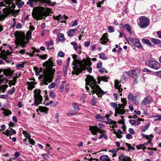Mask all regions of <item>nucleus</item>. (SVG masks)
<instances>
[{
    "label": "nucleus",
    "mask_w": 161,
    "mask_h": 161,
    "mask_svg": "<svg viewBox=\"0 0 161 161\" xmlns=\"http://www.w3.org/2000/svg\"><path fill=\"white\" fill-rule=\"evenodd\" d=\"M54 85H55L54 83L53 82H52L48 86V88L50 89L53 88V87H54Z\"/></svg>",
    "instance_id": "60"
},
{
    "label": "nucleus",
    "mask_w": 161,
    "mask_h": 161,
    "mask_svg": "<svg viewBox=\"0 0 161 161\" xmlns=\"http://www.w3.org/2000/svg\"><path fill=\"white\" fill-rule=\"evenodd\" d=\"M135 104H137L138 103V102L136 100V97H134L131 99V100Z\"/></svg>",
    "instance_id": "55"
},
{
    "label": "nucleus",
    "mask_w": 161,
    "mask_h": 161,
    "mask_svg": "<svg viewBox=\"0 0 161 161\" xmlns=\"http://www.w3.org/2000/svg\"><path fill=\"white\" fill-rule=\"evenodd\" d=\"M129 132L132 134H135V132L133 130V129L132 128H130L129 129Z\"/></svg>",
    "instance_id": "63"
},
{
    "label": "nucleus",
    "mask_w": 161,
    "mask_h": 161,
    "mask_svg": "<svg viewBox=\"0 0 161 161\" xmlns=\"http://www.w3.org/2000/svg\"><path fill=\"white\" fill-rule=\"evenodd\" d=\"M148 65L151 68L158 69L160 68V64L154 60H150L148 61Z\"/></svg>",
    "instance_id": "11"
},
{
    "label": "nucleus",
    "mask_w": 161,
    "mask_h": 161,
    "mask_svg": "<svg viewBox=\"0 0 161 161\" xmlns=\"http://www.w3.org/2000/svg\"><path fill=\"white\" fill-rule=\"evenodd\" d=\"M85 81L86 82V85L89 86L92 90L91 91L93 94L97 93V95L98 94H104L105 92H104L99 86L97 84V82L92 76L88 75L85 79Z\"/></svg>",
    "instance_id": "4"
},
{
    "label": "nucleus",
    "mask_w": 161,
    "mask_h": 161,
    "mask_svg": "<svg viewBox=\"0 0 161 161\" xmlns=\"http://www.w3.org/2000/svg\"><path fill=\"white\" fill-rule=\"evenodd\" d=\"M126 145L129 149L135 150V148L133 146H132L131 144L128 143H126Z\"/></svg>",
    "instance_id": "47"
},
{
    "label": "nucleus",
    "mask_w": 161,
    "mask_h": 161,
    "mask_svg": "<svg viewBox=\"0 0 161 161\" xmlns=\"http://www.w3.org/2000/svg\"><path fill=\"white\" fill-rule=\"evenodd\" d=\"M34 102L32 105L37 106L42 101V97L40 94L41 91L40 90L36 89L34 91Z\"/></svg>",
    "instance_id": "7"
},
{
    "label": "nucleus",
    "mask_w": 161,
    "mask_h": 161,
    "mask_svg": "<svg viewBox=\"0 0 161 161\" xmlns=\"http://www.w3.org/2000/svg\"><path fill=\"white\" fill-rule=\"evenodd\" d=\"M153 137V136L152 135H148L146 138L147 139L149 140L148 141V143L149 144L150 146H153V144L151 142V141L152 140Z\"/></svg>",
    "instance_id": "26"
},
{
    "label": "nucleus",
    "mask_w": 161,
    "mask_h": 161,
    "mask_svg": "<svg viewBox=\"0 0 161 161\" xmlns=\"http://www.w3.org/2000/svg\"><path fill=\"white\" fill-rule=\"evenodd\" d=\"M154 44H159L161 43L160 41L158 39L153 38L151 41Z\"/></svg>",
    "instance_id": "34"
},
{
    "label": "nucleus",
    "mask_w": 161,
    "mask_h": 161,
    "mask_svg": "<svg viewBox=\"0 0 161 161\" xmlns=\"http://www.w3.org/2000/svg\"><path fill=\"white\" fill-rule=\"evenodd\" d=\"M73 66V68L74 70L76 72L85 70L86 69V65H91L92 63L90 60H87L85 59H83L82 61H79L78 60H74L72 63Z\"/></svg>",
    "instance_id": "5"
},
{
    "label": "nucleus",
    "mask_w": 161,
    "mask_h": 161,
    "mask_svg": "<svg viewBox=\"0 0 161 161\" xmlns=\"http://www.w3.org/2000/svg\"><path fill=\"white\" fill-rule=\"evenodd\" d=\"M16 132L12 128H9L4 133V134L6 135L7 136H9L12 135L13 134H15Z\"/></svg>",
    "instance_id": "16"
},
{
    "label": "nucleus",
    "mask_w": 161,
    "mask_h": 161,
    "mask_svg": "<svg viewBox=\"0 0 161 161\" xmlns=\"http://www.w3.org/2000/svg\"><path fill=\"white\" fill-rule=\"evenodd\" d=\"M27 84L28 85L27 89L28 90H32L33 88L35 87L34 83L33 82H27Z\"/></svg>",
    "instance_id": "25"
},
{
    "label": "nucleus",
    "mask_w": 161,
    "mask_h": 161,
    "mask_svg": "<svg viewBox=\"0 0 161 161\" xmlns=\"http://www.w3.org/2000/svg\"><path fill=\"white\" fill-rule=\"evenodd\" d=\"M72 106L74 108H75V110L77 111H78L80 110V108L77 106V103H73V104Z\"/></svg>",
    "instance_id": "44"
},
{
    "label": "nucleus",
    "mask_w": 161,
    "mask_h": 161,
    "mask_svg": "<svg viewBox=\"0 0 161 161\" xmlns=\"http://www.w3.org/2000/svg\"><path fill=\"white\" fill-rule=\"evenodd\" d=\"M121 101L123 103L122 104H123V107L122 108H121L123 109L124 107V106H125L126 103H127V101L125 100L124 99H121Z\"/></svg>",
    "instance_id": "51"
},
{
    "label": "nucleus",
    "mask_w": 161,
    "mask_h": 161,
    "mask_svg": "<svg viewBox=\"0 0 161 161\" xmlns=\"http://www.w3.org/2000/svg\"><path fill=\"white\" fill-rule=\"evenodd\" d=\"M22 133L24 135L25 137L27 138L28 140L31 138V136L30 134L27 133L26 131L24 130L22 132Z\"/></svg>",
    "instance_id": "35"
},
{
    "label": "nucleus",
    "mask_w": 161,
    "mask_h": 161,
    "mask_svg": "<svg viewBox=\"0 0 161 161\" xmlns=\"http://www.w3.org/2000/svg\"><path fill=\"white\" fill-rule=\"evenodd\" d=\"M52 149V147H50V145L48 144H47L46 147V149L48 152V153H50V150H51Z\"/></svg>",
    "instance_id": "45"
},
{
    "label": "nucleus",
    "mask_w": 161,
    "mask_h": 161,
    "mask_svg": "<svg viewBox=\"0 0 161 161\" xmlns=\"http://www.w3.org/2000/svg\"><path fill=\"white\" fill-rule=\"evenodd\" d=\"M53 64L52 58H50L42 64L43 66L45 67L43 70L44 75L42 80L45 85H47L49 83L52 82L53 79L55 70L53 68L54 66Z\"/></svg>",
    "instance_id": "1"
},
{
    "label": "nucleus",
    "mask_w": 161,
    "mask_h": 161,
    "mask_svg": "<svg viewBox=\"0 0 161 161\" xmlns=\"http://www.w3.org/2000/svg\"><path fill=\"white\" fill-rule=\"evenodd\" d=\"M28 142H29L32 145H33L35 143L34 141L33 140L31 139V138L28 140Z\"/></svg>",
    "instance_id": "57"
},
{
    "label": "nucleus",
    "mask_w": 161,
    "mask_h": 161,
    "mask_svg": "<svg viewBox=\"0 0 161 161\" xmlns=\"http://www.w3.org/2000/svg\"><path fill=\"white\" fill-rule=\"evenodd\" d=\"M139 21L138 23V25L141 28H144L148 26L150 23V20L145 16H141L139 18Z\"/></svg>",
    "instance_id": "9"
},
{
    "label": "nucleus",
    "mask_w": 161,
    "mask_h": 161,
    "mask_svg": "<svg viewBox=\"0 0 161 161\" xmlns=\"http://www.w3.org/2000/svg\"><path fill=\"white\" fill-rule=\"evenodd\" d=\"M76 112L73 110L69 111L67 113V115L68 116H71L75 114L76 113Z\"/></svg>",
    "instance_id": "41"
},
{
    "label": "nucleus",
    "mask_w": 161,
    "mask_h": 161,
    "mask_svg": "<svg viewBox=\"0 0 161 161\" xmlns=\"http://www.w3.org/2000/svg\"><path fill=\"white\" fill-rule=\"evenodd\" d=\"M152 101V99L149 96L145 97L142 102V104L146 105L150 103Z\"/></svg>",
    "instance_id": "18"
},
{
    "label": "nucleus",
    "mask_w": 161,
    "mask_h": 161,
    "mask_svg": "<svg viewBox=\"0 0 161 161\" xmlns=\"http://www.w3.org/2000/svg\"><path fill=\"white\" fill-rule=\"evenodd\" d=\"M128 43L136 47L139 48L142 47L141 44L140 43V41L137 38H134L132 37L130 38Z\"/></svg>",
    "instance_id": "13"
},
{
    "label": "nucleus",
    "mask_w": 161,
    "mask_h": 161,
    "mask_svg": "<svg viewBox=\"0 0 161 161\" xmlns=\"http://www.w3.org/2000/svg\"><path fill=\"white\" fill-rule=\"evenodd\" d=\"M76 29H72L69 30L68 32V35L69 36H73V33L76 32Z\"/></svg>",
    "instance_id": "28"
},
{
    "label": "nucleus",
    "mask_w": 161,
    "mask_h": 161,
    "mask_svg": "<svg viewBox=\"0 0 161 161\" xmlns=\"http://www.w3.org/2000/svg\"><path fill=\"white\" fill-rule=\"evenodd\" d=\"M32 2H34L33 0H29L27 2V3L28 4V5H29L30 6H31V7H33V3H32Z\"/></svg>",
    "instance_id": "50"
},
{
    "label": "nucleus",
    "mask_w": 161,
    "mask_h": 161,
    "mask_svg": "<svg viewBox=\"0 0 161 161\" xmlns=\"http://www.w3.org/2000/svg\"><path fill=\"white\" fill-rule=\"evenodd\" d=\"M11 73V71L8 69H0V82H5L6 81V77H3V74L6 76L10 75Z\"/></svg>",
    "instance_id": "10"
},
{
    "label": "nucleus",
    "mask_w": 161,
    "mask_h": 161,
    "mask_svg": "<svg viewBox=\"0 0 161 161\" xmlns=\"http://www.w3.org/2000/svg\"><path fill=\"white\" fill-rule=\"evenodd\" d=\"M129 73L132 75V77L134 78H137L138 74H139V71L138 70H134L132 71H129Z\"/></svg>",
    "instance_id": "22"
},
{
    "label": "nucleus",
    "mask_w": 161,
    "mask_h": 161,
    "mask_svg": "<svg viewBox=\"0 0 161 161\" xmlns=\"http://www.w3.org/2000/svg\"><path fill=\"white\" fill-rule=\"evenodd\" d=\"M0 96V98L4 99H7L8 97V95H1Z\"/></svg>",
    "instance_id": "62"
},
{
    "label": "nucleus",
    "mask_w": 161,
    "mask_h": 161,
    "mask_svg": "<svg viewBox=\"0 0 161 161\" xmlns=\"http://www.w3.org/2000/svg\"><path fill=\"white\" fill-rule=\"evenodd\" d=\"M110 105L114 108H119V104L118 105L115 103L112 102L110 103Z\"/></svg>",
    "instance_id": "39"
},
{
    "label": "nucleus",
    "mask_w": 161,
    "mask_h": 161,
    "mask_svg": "<svg viewBox=\"0 0 161 161\" xmlns=\"http://www.w3.org/2000/svg\"><path fill=\"white\" fill-rule=\"evenodd\" d=\"M71 44L73 46V47L75 51H77L78 49V46L75 42H72Z\"/></svg>",
    "instance_id": "42"
},
{
    "label": "nucleus",
    "mask_w": 161,
    "mask_h": 161,
    "mask_svg": "<svg viewBox=\"0 0 161 161\" xmlns=\"http://www.w3.org/2000/svg\"><path fill=\"white\" fill-rule=\"evenodd\" d=\"M45 45L48 49H51L52 48V47H52L53 45V41H51L49 42H45Z\"/></svg>",
    "instance_id": "24"
},
{
    "label": "nucleus",
    "mask_w": 161,
    "mask_h": 161,
    "mask_svg": "<svg viewBox=\"0 0 161 161\" xmlns=\"http://www.w3.org/2000/svg\"><path fill=\"white\" fill-rule=\"evenodd\" d=\"M155 118L154 119V121H157L161 119V115H157L154 116Z\"/></svg>",
    "instance_id": "48"
},
{
    "label": "nucleus",
    "mask_w": 161,
    "mask_h": 161,
    "mask_svg": "<svg viewBox=\"0 0 161 161\" xmlns=\"http://www.w3.org/2000/svg\"><path fill=\"white\" fill-rule=\"evenodd\" d=\"M17 77V76L16 77H13V80L10 81V84L12 85H14L16 82V78Z\"/></svg>",
    "instance_id": "37"
},
{
    "label": "nucleus",
    "mask_w": 161,
    "mask_h": 161,
    "mask_svg": "<svg viewBox=\"0 0 161 161\" xmlns=\"http://www.w3.org/2000/svg\"><path fill=\"white\" fill-rule=\"evenodd\" d=\"M4 1L1 2L0 6L1 7L4 6L5 4L8 5L9 7L5 6L6 8L3 9V14L0 15V20H3L9 14H12L14 15L16 14H18L20 11V10H14L15 5L13 3V0H3Z\"/></svg>",
    "instance_id": "2"
},
{
    "label": "nucleus",
    "mask_w": 161,
    "mask_h": 161,
    "mask_svg": "<svg viewBox=\"0 0 161 161\" xmlns=\"http://www.w3.org/2000/svg\"><path fill=\"white\" fill-rule=\"evenodd\" d=\"M32 15L33 18L35 20H37L38 19H41L43 17L47 16L46 12L44 10V9L42 10H38L32 13Z\"/></svg>",
    "instance_id": "8"
},
{
    "label": "nucleus",
    "mask_w": 161,
    "mask_h": 161,
    "mask_svg": "<svg viewBox=\"0 0 161 161\" xmlns=\"http://www.w3.org/2000/svg\"><path fill=\"white\" fill-rule=\"evenodd\" d=\"M15 88L13 87L12 89L8 91V93L9 94H12L15 92Z\"/></svg>",
    "instance_id": "53"
},
{
    "label": "nucleus",
    "mask_w": 161,
    "mask_h": 161,
    "mask_svg": "<svg viewBox=\"0 0 161 161\" xmlns=\"http://www.w3.org/2000/svg\"><path fill=\"white\" fill-rule=\"evenodd\" d=\"M15 3L16 5H17L19 8H21L24 4V2H17V0L15 1Z\"/></svg>",
    "instance_id": "29"
},
{
    "label": "nucleus",
    "mask_w": 161,
    "mask_h": 161,
    "mask_svg": "<svg viewBox=\"0 0 161 161\" xmlns=\"http://www.w3.org/2000/svg\"><path fill=\"white\" fill-rule=\"evenodd\" d=\"M39 56L40 58L42 59H44L46 58L47 55V54H44L43 55H41Z\"/></svg>",
    "instance_id": "56"
},
{
    "label": "nucleus",
    "mask_w": 161,
    "mask_h": 161,
    "mask_svg": "<svg viewBox=\"0 0 161 161\" xmlns=\"http://www.w3.org/2000/svg\"><path fill=\"white\" fill-rule=\"evenodd\" d=\"M25 63L23 62L22 64H18L16 65V68L17 69H19L20 68H22L24 67V65Z\"/></svg>",
    "instance_id": "33"
},
{
    "label": "nucleus",
    "mask_w": 161,
    "mask_h": 161,
    "mask_svg": "<svg viewBox=\"0 0 161 161\" xmlns=\"http://www.w3.org/2000/svg\"><path fill=\"white\" fill-rule=\"evenodd\" d=\"M40 52V51L39 49L37 50L36 49L34 48V50L32 52V55H31V56H33V55L35 54V52L38 53Z\"/></svg>",
    "instance_id": "58"
},
{
    "label": "nucleus",
    "mask_w": 161,
    "mask_h": 161,
    "mask_svg": "<svg viewBox=\"0 0 161 161\" xmlns=\"http://www.w3.org/2000/svg\"><path fill=\"white\" fill-rule=\"evenodd\" d=\"M97 103V100L93 96L91 101V104L93 105H95Z\"/></svg>",
    "instance_id": "38"
},
{
    "label": "nucleus",
    "mask_w": 161,
    "mask_h": 161,
    "mask_svg": "<svg viewBox=\"0 0 161 161\" xmlns=\"http://www.w3.org/2000/svg\"><path fill=\"white\" fill-rule=\"evenodd\" d=\"M65 55V53L62 51H59L58 53V55L61 57H63Z\"/></svg>",
    "instance_id": "52"
},
{
    "label": "nucleus",
    "mask_w": 161,
    "mask_h": 161,
    "mask_svg": "<svg viewBox=\"0 0 161 161\" xmlns=\"http://www.w3.org/2000/svg\"><path fill=\"white\" fill-rule=\"evenodd\" d=\"M136 148L137 149H146V147L144 146L143 144H140L136 146Z\"/></svg>",
    "instance_id": "40"
},
{
    "label": "nucleus",
    "mask_w": 161,
    "mask_h": 161,
    "mask_svg": "<svg viewBox=\"0 0 161 161\" xmlns=\"http://www.w3.org/2000/svg\"><path fill=\"white\" fill-rule=\"evenodd\" d=\"M58 36L60 41H63L65 40L64 35L62 33H60L58 34Z\"/></svg>",
    "instance_id": "31"
},
{
    "label": "nucleus",
    "mask_w": 161,
    "mask_h": 161,
    "mask_svg": "<svg viewBox=\"0 0 161 161\" xmlns=\"http://www.w3.org/2000/svg\"><path fill=\"white\" fill-rule=\"evenodd\" d=\"M108 30L110 32H113L114 31V28L111 26H109Z\"/></svg>",
    "instance_id": "54"
},
{
    "label": "nucleus",
    "mask_w": 161,
    "mask_h": 161,
    "mask_svg": "<svg viewBox=\"0 0 161 161\" xmlns=\"http://www.w3.org/2000/svg\"><path fill=\"white\" fill-rule=\"evenodd\" d=\"M38 108L40 112H42L45 113L46 114H47V112L49 110L48 108L45 107L39 106Z\"/></svg>",
    "instance_id": "23"
},
{
    "label": "nucleus",
    "mask_w": 161,
    "mask_h": 161,
    "mask_svg": "<svg viewBox=\"0 0 161 161\" xmlns=\"http://www.w3.org/2000/svg\"><path fill=\"white\" fill-rule=\"evenodd\" d=\"M119 159L122 161H131V159L130 157L125 156L123 153H121L119 155Z\"/></svg>",
    "instance_id": "17"
},
{
    "label": "nucleus",
    "mask_w": 161,
    "mask_h": 161,
    "mask_svg": "<svg viewBox=\"0 0 161 161\" xmlns=\"http://www.w3.org/2000/svg\"><path fill=\"white\" fill-rule=\"evenodd\" d=\"M129 122L132 125H134L136 123V121L134 119H130L129 120Z\"/></svg>",
    "instance_id": "64"
},
{
    "label": "nucleus",
    "mask_w": 161,
    "mask_h": 161,
    "mask_svg": "<svg viewBox=\"0 0 161 161\" xmlns=\"http://www.w3.org/2000/svg\"><path fill=\"white\" fill-rule=\"evenodd\" d=\"M119 108H116L115 109V113L114 114V116L115 117L117 116V114H124L125 113V109L121 108L123 107L122 106L123 104H119Z\"/></svg>",
    "instance_id": "14"
},
{
    "label": "nucleus",
    "mask_w": 161,
    "mask_h": 161,
    "mask_svg": "<svg viewBox=\"0 0 161 161\" xmlns=\"http://www.w3.org/2000/svg\"><path fill=\"white\" fill-rule=\"evenodd\" d=\"M91 66V65L89 66L88 65H86V69H87L88 71L89 72V73H90L92 72V68L90 67V66Z\"/></svg>",
    "instance_id": "49"
},
{
    "label": "nucleus",
    "mask_w": 161,
    "mask_h": 161,
    "mask_svg": "<svg viewBox=\"0 0 161 161\" xmlns=\"http://www.w3.org/2000/svg\"><path fill=\"white\" fill-rule=\"evenodd\" d=\"M120 82L118 80H115L114 82V86L116 89L118 90L119 92H122L123 89L121 88V85H119Z\"/></svg>",
    "instance_id": "20"
},
{
    "label": "nucleus",
    "mask_w": 161,
    "mask_h": 161,
    "mask_svg": "<svg viewBox=\"0 0 161 161\" xmlns=\"http://www.w3.org/2000/svg\"><path fill=\"white\" fill-rule=\"evenodd\" d=\"M4 1L1 2L0 6L1 7L4 6L5 4L8 5L9 7L5 6L6 8L3 9V14L0 15V20H3L9 14H12L14 15L16 14H18L20 11V10H14L15 5L13 3V0H3Z\"/></svg>",
    "instance_id": "3"
},
{
    "label": "nucleus",
    "mask_w": 161,
    "mask_h": 161,
    "mask_svg": "<svg viewBox=\"0 0 161 161\" xmlns=\"http://www.w3.org/2000/svg\"><path fill=\"white\" fill-rule=\"evenodd\" d=\"M99 57L100 59L103 60H106L107 59L104 53H101L99 55Z\"/></svg>",
    "instance_id": "36"
},
{
    "label": "nucleus",
    "mask_w": 161,
    "mask_h": 161,
    "mask_svg": "<svg viewBox=\"0 0 161 161\" xmlns=\"http://www.w3.org/2000/svg\"><path fill=\"white\" fill-rule=\"evenodd\" d=\"M4 114L6 116H8L9 114L10 115L11 114V112L9 110L4 109H3Z\"/></svg>",
    "instance_id": "43"
},
{
    "label": "nucleus",
    "mask_w": 161,
    "mask_h": 161,
    "mask_svg": "<svg viewBox=\"0 0 161 161\" xmlns=\"http://www.w3.org/2000/svg\"><path fill=\"white\" fill-rule=\"evenodd\" d=\"M107 34H103L102 38L100 39V42L101 44H105L107 42L108 39L107 38Z\"/></svg>",
    "instance_id": "19"
},
{
    "label": "nucleus",
    "mask_w": 161,
    "mask_h": 161,
    "mask_svg": "<svg viewBox=\"0 0 161 161\" xmlns=\"http://www.w3.org/2000/svg\"><path fill=\"white\" fill-rule=\"evenodd\" d=\"M90 42L86 41L84 42V46L86 47H88L90 45Z\"/></svg>",
    "instance_id": "61"
},
{
    "label": "nucleus",
    "mask_w": 161,
    "mask_h": 161,
    "mask_svg": "<svg viewBox=\"0 0 161 161\" xmlns=\"http://www.w3.org/2000/svg\"><path fill=\"white\" fill-rule=\"evenodd\" d=\"M109 78V77H107L105 76H99L97 78L98 80V84H99L100 82L101 81H103L106 82L108 81V79Z\"/></svg>",
    "instance_id": "21"
},
{
    "label": "nucleus",
    "mask_w": 161,
    "mask_h": 161,
    "mask_svg": "<svg viewBox=\"0 0 161 161\" xmlns=\"http://www.w3.org/2000/svg\"><path fill=\"white\" fill-rule=\"evenodd\" d=\"M150 125V123H148L147 124V125L143 128L142 130V131L143 132H144L145 131L147 130L149 128V126Z\"/></svg>",
    "instance_id": "46"
},
{
    "label": "nucleus",
    "mask_w": 161,
    "mask_h": 161,
    "mask_svg": "<svg viewBox=\"0 0 161 161\" xmlns=\"http://www.w3.org/2000/svg\"><path fill=\"white\" fill-rule=\"evenodd\" d=\"M129 74L130 73H129V72H127L125 71L123 73V77H124V82H125L126 79H128L130 77V75Z\"/></svg>",
    "instance_id": "27"
},
{
    "label": "nucleus",
    "mask_w": 161,
    "mask_h": 161,
    "mask_svg": "<svg viewBox=\"0 0 161 161\" xmlns=\"http://www.w3.org/2000/svg\"><path fill=\"white\" fill-rule=\"evenodd\" d=\"M125 27L129 33L131 34L132 33L131 27L130 25L128 24H126L125 25Z\"/></svg>",
    "instance_id": "30"
},
{
    "label": "nucleus",
    "mask_w": 161,
    "mask_h": 161,
    "mask_svg": "<svg viewBox=\"0 0 161 161\" xmlns=\"http://www.w3.org/2000/svg\"><path fill=\"white\" fill-rule=\"evenodd\" d=\"M68 19V17L67 16L64 15L62 17L60 14L56 16H54L53 17L54 19L58 20L59 22L60 21L62 23H65V22H64V21H65L66 19Z\"/></svg>",
    "instance_id": "15"
},
{
    "label": "nucleus",
    "mask_w": 161,
    "mask_h": 161,
    "mask_svg": "<svg viewBox=\"0 0 161 161\" xmlns=\"http://www.w3.org/2000/svg\"><path fill=\"white\" fill-rule=\"evenodd\" d=\"M89 130L94 135L97 134V132L100 133H103L106 132L105 130H103L95 126H90Z\"/></svg>",
    "instance_id": "12"
},
{
    "label": "nucleus",
    "mask_w": 161,
    "mask_h": 161,
    "mask_svg": "<svg viewBox=\"0 0 161 161\" xmlns=\"http://www.w3.org/2000/svg\"><path fill=\"white\" fill-rule=\"evenodd\" d=\"M142 41L144 44H147V45H149L150 46L152 45V43L148 39H143Z\"/></svg>",
    "instance_id": "32"
},
{
    "label": "nucleus",
    "mask_w": 161,
    "mask_h": 161,
    "mask_svg": "<svg viewBox=\"0 0 161 161\" xmlns=\"http://www.w3.org/2000/svg\"><path fill=\"white\" fill-rule=\"evenodd\" d=\"M31 31H29L26 33V36L24 34L19 36V39L18 42V44L21 46L22 47H24L27 41H28L31 38Z\"/></svg>",
    "instance_id": "6"
},
{
    "label": "nucleus",
    "mask_w": 161,
    "mask_h": 161,
    "mask_svg": "<svg viewBox=\"0 0 161 161\" xmlns=\"http://www.w3.org/2000/svg\"><path fill=\"white\" fill-rule=\"evenodd\" d=\"M49 96L51 97L52 98H54L55 97L54 92H50L49 93Z\"/></svg>",
    "instance_id": "59"
}]
</instances>
